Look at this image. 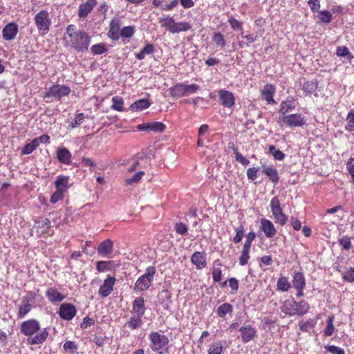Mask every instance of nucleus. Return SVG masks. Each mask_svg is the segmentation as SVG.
<instances>
[{
  "label": "nucleus",
  "mask_w": 354,
  "mask_h": 354,
  "mask_svg": "<svg viewBox=\"0 0 354 354\" xmlns=\"http://www.w3.org/2000/svg\"><path fill=\"white\" fill-rule=\"evenodd\" d=\"M37 147V141L32 140L30 143L26 144L21 149L22 155L31 153Z\"/></svg>",
  "instance_id": "nucleus-43"
},
{
  "label": "nucleus",
  "mask_w": 354,
  "mask_h": 354,
  "mask_svg": "<svg viewBox=\"0 0 354 354\" xmlns=\"http://www.w3.org/2000/svg\"><path fill=\"white\" fill-rule=\"evenodd\" d=\"M315 326V322L313 319H309L306 322L299 323V328L303 332H309Z\"/></svg>",
  "instance_id": "nucleus-48"
},
{
  "label": "nucleus",
  "mask_w": 354,
  "mask_h": 354,
  "mask_svg": "<svg viewBox=\"0 0 354 354\" xmlns=\"http://www.w3.org/2000/svg\"><path fill=\"white\" fill-rule=\"evenodd\" d=\"M170 94L174 97H180L185 95V84L178 83L169 88Z\"/></svg>",
  "instance_id": "nucleus-26"
},
{
  "label": "nucleus",
  "mask_w": 354,
  "mask_h": 354,
  "mask_svg": "<svg viewBox=\"0 0 354 354\" xmlns=\"http://www.w3.org/2000/svg\"><path fill=\"white\" fill-rule=\"evenodd\" d=\"M95 266L98 272H106L115 270L120 265L113 261H98L95 263Z\"/></svg>",
  "instance_id": "nucleus-15"
},
{
  "label": "nucleus",
  "mask_w": 354,
  "mask_h": 354,
  "mask_svg": "<svg viewBox=\"0 0 354 354\" xmlns=\"http://www.w3.org/2000/svg\"><path fill=\"white\" fill-rule=\"evenodd\" d=\"M113 250V241L108 239L102 241L97 248V251L99 254L102 257H107L112 253Z\"/></svg>",
  "instance_id": "nucleus-18"
},
{
  "label": "nucleus",
  "mask_w": 354,
  "mask_h": 354,
  "mask_svg": "<svg viewBox=\"0 0 354 354\" xmlns=\"http://www.w3.org/2000/svg\"><path fill=\"white\" fill-rule=\"evenodd\" d=\"M324 348L332 354H345V351L343 348L335 345H327Z\"/></svg>",
  "instance_id": "nucleus-62"
},
{
  "label": "nucleus",
  "mask_w": 354,
  "mask_h": 354,
  "mask_svg": "<svg viewBox=\"0 0 354 354\" xmlns=\"http://www.w3.org/2000/svg\"><path fill=\"white\" fill-rule=\"evenodd\" d=\"M135 33V28L133 26H125L120 31V36L123 38H130Z\"/></svg>",
  "instance_id": "nucleus-50"
},
{
  "label": "nucleus",
  "mask_w": 354,
  "mask_h": 354,
  "mask_svg": "<svg viewBox=\"0 0 354 354\" xmlns=\"http://www.w3.org/2000/svg\"><path fill=\"white\" fill-rule=\"evenodd\" d=\"M334 317L330 316L328 317L327 321H326V326L324 330V336L329 337L331 336L335 330V326H334Z\"/></svg>",
  "instance_id": "nucleus-37"
},
{
  "label": "nucleus",
  "mask_w": 354,
  "mask_h": 354,
  "mask_svg": "<svg viewBox=\"0 0 354 354\" xmlns=\"http://www.w3.org/2000/svg\"><path fill=\"white\" fill-rule=\"evenodd\" d=\"M116 282L115 277L110 274L107 275L103 281V283L100 286L98 294L102 298L108 297L113 291Z\"/></svg>",
  "instance_id": "nucleus-9"
},
{
  "label": "nucleus",
  "mask_w": 354,
  "mask_h": 354,
  "mask_svg": "<svg viewBox=\"0 0 354 354\" xmlns=\"http://www.w3.org/2000/svg\"><path fill=\"white\" fill-rule=\"evenodd\" d=\"M336 53L339 57H348V59L353 58L348 48L346 46L337 47Z\"/></svg>",
  "instance_id": "nucleus-55"
},
{
  "label": "nucleus",
  "mask_w": 354,
  "mask_h": 354,
  "mask_svg": "<svg viewBox=\"0 0 354 354\" xmlns=\"http://www.w3.org/2000/svg\"><path fill=\"white\" fill-rule=\"evenodd\" d=\"M91 52L94 55H102L107 50L104 44H97L92 46Z\"/></svg>",
  "instance_id": "nucleus-51"
},
{
  "label": "nucleus",
  "mask_w": 354,
  "mask_h": 354,
  "mask_svg": "<svg viewBox=\"0 0 354 354\" xmlns=\"http://www.w3.org/2000/svg\"><path fill=\"white\" fill-rule=\"evenodd\" d=\"M345 129L349 132L354 131V109H351L346 117Z\"/></svg>",
  "instance_id": "nucleus-40"
},
{
  "label": "nucleus",
  "mask_w": 354,
  "mask_h": 354,
  "mask_svg": "<svg viewBox=\"0 0 354 354\" xmlns=\"http://www.w3.org/2000/svg\"><path fill=\"white\" fill-rule=\"evenodd\" d=\"M234 153L235 155V160L242 164L244 166L248 165L250 163V161L248 159H247L245 157H244L241 153H240L238 151L237 148H234Z\"/></svg>",
  "instance_id": "nucleus-56"
},
{
  "label": "nucleus",
  "mask_w": 354,
  "mask_h": 354,
  "mask_svg": "<svg viewBox=\"0 0 354 354\" xmlns=\"http://www.w3.org/2000/svg\"><path fill=\"white\" fill-rule=\"evenodd\" d=\"M158 21L162 27L165 28L169 32L174 34L176 21L172 17L169 15L162 16L158 19Z\"/></svg>",
  "instance_id": "nucleus-24"
},
{
  "label": "nucleus",
  "mask_w": 354,
  "mask_h": 354,
  "mask_svg": "<svg viewBox=\"0 0 354 354\" xmlns=\"http://www.w3.org/2000/svg\"><path fill=\"white\" fill-rule=\"evenodd\" d=\"M57 158L59 162L69 165L71 162V153L65 147H58L56 151Z\"/></svg>",
  "instance_id": "nucleus-21"
},
{
  "label": "nucleus",
  "mask_w": 354,
  "mask_h": 354,
  "mask_svg": "<svg viewBox=\"0 0 354 354\" xmlns=\"http://www.w3.org/2000/svg\"><path fill=\"white\" fill-rule=\"evenodd\" d=\"M37 227L41 229L42 232H46L50 227V221L48 218H43L40 221L37 222Z\"/></svg>",
  "instance_id": "nucleus-59"
},
{
  "label": "nucleus",
  "mask_w": 354,
  "mask_h": 354,
  "mask_svg": "<svg viewBox=\"0 0 354 354\" xmlns=\"http://www.w3.org/2000/svg\"><path fill=\"white\" fill-rule=\"evenodd\" d=\"M75 313V306L68 303L62 304L59 309V317L65 320H71Z\"/></svg>",
  "instance_id": "nucleus-12"
},
{
  "label": "nucleus",
  "mask_w": 354,
  "mask_h": 354,
  "mask_svg": "<svg viewBox=\"0 0 354 354\" xmlns=\"http://www.w3.org/2000/svg\"><path fill=\"white\" fill-rule=\"evenodd\" d=\"M263 173L269 178V180L274 184L279 183V178L277 170L272 165L262 166Z\"/></svg>",
  "instance_id": "nucleus-23"
},
{
  "label": "nucleus",
  "mask_w": 354,
  "mask_h": 354,
  "mask_svg": "<svg viewBox=\"0 0 354 354\" xmlns=\"http://www.w3.org/2000/svg\"><path fill=\"white\" fill-rule=\"evenodd\" d=\"M68 182V176H58L57 177L56 180L55 181L56 189L61 191L65 194L69 187Z\"/></svg>",
  "instance_id": "nucleus-25"
},
{
  "label": "nucleus",
  "mask_w": 354,
  "mask_h": 354,
  "mask_svg": "<svg viewBox=\"0 0 354 354\" xmlns=\"http://www.w3.org/2000/svg\"><path fill=\"white\" fill-rule=\"evenodd\" d=\"M212 39L216 47L223 48L226 46L224 36L220 32H214Z\"/></svg>",
  "instance_id": "nucleus-34"
},
{
  "label": "nucleus",
  "mask_w": 354,
  "mask_h": 354,
  "mask_svg": "<svg viewBox=\"0 0 354 354\" xmlns=\"http://www.w3.org/2000/svg\"><path fill=\"white\" fill-rule=\"evenodd\" d=\"M228 23L231 28L234 30H242L243 28V23L232 17H230L228 19Z\"/></svg>",
  "instance_id": "nucleus-60"
},
{
  "label": "nucleus",
  "mask_w": 354,
  "mask_h": 354,
  "mask_svg": "<svg viewBox=\"0 0 354 354\" xmlns=\"http://www.w3.org/2000/svg\"><path fill=\"white\" fill-rule=\"evenodd\" d=\"M199 86L195 84H185V95L187 96L191 94L196 93V91L198 90Z\"/></svg>",
  "instance_id": "nucleus-64"
},
{
  "label": "nucleus",
  "mask_w": 354,
  "mask_h": 354,
  "mask_svg": "<svg viewBox=\"0 0 354 354\" xmlns=\"http://www.w3.org/2000/svg\"><path fill=\"white\" fill-rule=\"evenodd\" d=\"M218 97L221 104L226 108H232L235 104V97L234 94L225 89L218 91Z\"/></svg>",
  "instance_id": "nucleus-10"
},
{
  "label": "nucleus",
  "mask_w": 354,
  "mask_h": 354,
  "mask_svg": "<svg viewBox=\"0 0 354 354\" xmlns=\"http://www.w3.org/2000/svg\"><path fill=\"white\" fill-rule=\"evenodd\" d=\"M191 28V25L188 22L180 21L175 23L174 34L180 32H186Z\"/></svg>",
  "instance_id": "nucleus-42"
},
{
  "label": "nucleus",
  "mask_w": 354,
  "mask_h": 354,
  "mask_svg": "<svg viewBox=\"0 0 354 354\" xmlns=\"http://www.w3.org/2000/svg\"><path fill=\"white\" fill-rule=\"evenodd\" d=\"M150 131L156 133L162 132L165 129V125L161 122H150Z\"/></svg>",
  "instance_id": "nucleus-49"
},
{
  "label": "nucleus",
  "mask_w": 354,
  "mask_h": 354,
  "mask_svg": "<svg viewBox=\"0 0 354 354\" xmlns=\"http://www.w3.org/2000/svg\"><path fill=\"white\" fill-rule=\"evenodd\" d=\"M250 259V251L242 250L241 256L239 257V264L241 266H245L248 264Z\"/></svg>",
  "instance_id": "nucleus-63"
},
{
  "label": "nucleus",
  "mask_w": 354,
  "mask_h": 354,
  "mask_svg": "<svg viewBox=\"0 0 354 354\" xmlns=\"http://www.w3.org/2000/svg\"><path fill=\"white\" fill-rule=\"evenodd\" d=\"M71 91V90L68 86L57 84L50 87L44 93V97L45 98L55 97L61 99L62 97L68 95Z\"/></svg>",
  "instance_id": "nucleus-7"
},
{
  "label": "nucleus",
  "mask_w": 354,
  "mask_h": 354,
  "mask_svg": "<svg viewBox=\"0 0 354 354\" xmlns=\"http://www.w3.org/2000/svg\"><path fill=\"white\" fill-rule=\"evenodd\" d=\"M143 160L144 158L142 157H136L131 159L126 163L127 171L128 172L133 171L139 167L140 161H142Z\"/></svg>",
  "instance_id": "nucleus-35"
},
{
  "label": "nucleus",
  "mask_w": 354,
  "mask_h": 354,
  "mask_svg": "<svg viewBox=\"0 0 354 354\" xmlns=\"http://www.w3.org/2000/svg\"><path fill=\"white\" fill-rule=\"evenodd\" d=\"M277 288L279 290L286 292L290 288V283L286 277H281L277 281Z\"/></svg>",
  "instance_id": "nucleus-46"
},
{
  "label": "nucleus",
  "mask_w": 354,
  "mask_h": 354,
  "mask_svg": "<svg viewBox=\"0 0 354 354\" xmlns=\"http://www.w3.org/2000/svg\"><path fill=\"white\" fill-rule=\"evenodd\" d=\"M223 345L221 342H214L208 350V354H221L223 352Z\"/></svg>",
  "instance_id": "nucleus-45"
},
{
  "label": "nucleus",
  "mask_w": 354,
  "mask_h": 354,
  "mask_svg": "<svg viewBox=\"0 0 354 354\" xmlns=\"http://www.w3.org/2000/svg\"><path fill=\"white\" fill-rule=\"evenodd\" d=\"M46 297L53 303L62 301L64 297L55 288H49L46 291Z\"/></svg>",
  "instance_id": "nucleus-27"
},
{
  "label": "nucleus",
  "mask_w": 354,
  "mask_h": 354,
  "mask_svg": "<svg viewBox=\"0 0 354 354\" xmlns=\"http://www.w3.org/2000/svg\"><path fill=\"white\" fill-rule=\"evenodd\" d=\"M64 350L68 353H74L77 351V346L74 342L72 341H66L63 346Z\"/></svg>",
  "instance_id": "nucleus-57"
},
{
  "label": "nucleus",
  "mask_w": 354,
  "mask_h": 354,
  "mask_svg": "<svg viewBox=\"0 0 354 354\" xmlns=\"http://www.w3.org/2000/svg\"><path fill=\"white\" fill-rule=\"evenodd\" d=\"M40 328L39 321L35 319H28L19 325L21 333L28 337L27 344L30 345L41 344L46 340L49 335L47 328L40 330Z\"/></svg>",
  "instance_id": "nucleus-1"
},
{
  "label": "nucleus",
  "mask_w": 354,
  "mask_h": 354,
  "mask_svg": "<svg viewBox=\"0 0 354 354\" xmlns=\"http://www.w3.org/2000/svg\"><path fill=\"white\" fill-rule=\"evenodd\" d=\"M113 104L111 108L118 111H123L124 100L121 97L115 96L112 98Z\"/></svg>",
  "instance_id": "nucleus-44"
},
{
  "label": "nucleus",
  "mask_w": 354,
  "mask_h": 354,
  "mask_svg": "<svg viewBox=\"0 0 354 354\" xmlns=\"http://www.w3.org/2000/svg\"><path fill=\"white\" fill-rule=\"evenodd\" d=\"M156 274V268L153 266L147 268L145 273L141 275L135 283L134 290L136 292H143L149 288Z\"/></svg>",
  "instance_id": "nucleus-5"
},
{
  "label": "nucleus",
  "mask_w": 354,
  "mask_h": 354,
  "mask_svg": "<svg viewBox=\"0 0 354 354\" xmlns=\"http://www.w3.org/2000/svg\"><path fill=\"white\" fill-rule=\"evenodd\" d=\"M279 123L281 126L286 125L289 127H301L305 124L306 122L304 117L300 114H289L279 118Z\"/></svg>",
  "instance_id": "nucleus-8"
},
{
  "label": "nucleus",
  "mask_w": 354,
  "mask_h": 354,
  "mask_svg": "<svg viewBox=\"0 0 354 354\" xmlns=\"http://www.w3.org/2000/svg\"><path fill=\"white\" fill-rule=\"evenodd\" d=\"M84 118L85 116L83 113H78L75 118V119L72 120L71 123V127L75 128L80 126L83 123Z\"/></svg>",
  "instance_id": "nucleus-58"
},
{
  "label": "nucleus",
  "mask_w": 354,
  "mask_h": 354,
  "mask_svg": "<svg viewBox=\"0 0 354 354\" xmlns=\"http://www.w3.org/2000/svg\"><path fill=\"white\" fill-rule=\"evenodd\" d=\"M269 151L276 160H282L285 157V154L274 146L269 147Z\"/></svg>",
  "instance_id": "nucleus-52"
},
{
  "label": "nucleus",
  "mask_w": 354,
  "mask_h": 354,
  "mask_svg": "<svg viewBox=\"0 0 354 354\" xmlns=\"http://www.w3.org/2000/svg\"><path fill=\"white\" fill-rule=\"evenodd\" d=\"M145 175V172L142 171H138L134 174L132 177H126L124 179V182L126 185H132L136 184L140 182L143 176Z\"/></svg>",
  "instance_id": "nucleus-38"
},
{
  "label": "nucleus",
  "mask_w": 354,
  "mask_h": 354,
  "mask_svg": "<svg viewBox=\"0 0 354 354\" xmlns=\"http://www.w3.org/2000/svg\"><path fill=\"white\" fill-rule=\"evenodd\" d=\"M35 22L39 32L41 35H46L51 26V19L47 10H41L35 16Z\"/></svg>",
  "instance_id": "nucleus-6"
},
{
  "label": "nucleus",
  "mask_w": 354,
  "mask_h": 354,
  "mask_svg": "<svg viewBox=\"0 0 354 354\" xmlns=\"http://www.w3.org/2000/svg\"><path fill=\"white\" fill-rule=\"evenodd\" d=\"M121 21L118 18H114L112 19L109 26V36L113 40H118L120 37V28Z\"/></svg>",
  "instance_id": "nucleus-20"
},
{
  "label": "nucleus",
  "mask_w": 354,
  "mask_h": 354,
  "mask_svg": "<svg viewBox=\"0 0 354 354\" xmlns=\"http://www.w3.org/2000/svg\"><path fill=\"white\" fill-rule=\"evenodd\" d=\"M88 15V1L82 3L78 9V17L80 19L84 20Z\"/></svg>",
  "instance_id": "nucleus-41"
},
{
  "label": "nucleus",
  "mask_w": 354,
  "mask_h": 354,
  "mask_svg": "<svg viewBox=\"0 0 354 354\" xmlns=\"http://www.w3.org/2000/svg\"><path fill=\"white\" fill-rule=\"evenodd\" d=\"M241 338L243 343L252 341L256 336L257 330L251 325H243L239 328Z\"/></svg>",
  "instance_id": "nucleus-13"
},
{
  "label": "nucleus",
  "mask_w": 354,
  "mask_h": 354,
  "mask_svg": "<svg viewBox=\"0 0 354 354\" xmlns=\"http://www.w3.org/2000/svg\"><path fill=\"white\" fill-rule=\"evenodd\" d=\"M145 310L144 298L141 297L136 298L133 302L131 315L142 317Z\"/></svg>",
  "instance_id": "nucleus-16"
},
{
  "label": "nucleus",
  "mask_w": 354,
  "mask_h": 354,
  "mask_svg": "<svg viewBox=\"0 0 354 354\" xmlns=\"http://www.w3.org/2000/svg\"><path fill=\"white\" fill-rule=\"evenodd\" d=\"M275 93V88L272 84H266L261 91V96L268 104H275L273 95Z\"/></svg>",
  "instance_id": "nucleus-22"
},
{
  "label": "nucleus",
  "mask_w": 354,
  "mask_h": 354,
  "mask_svg": "<svg viewBox=\"0 0 354 354\" xmlns=\"http://www.w3.org/2000/svg\"><path fill=\"white\" fill-rule=\"evenodd\" d=\"M310 308L308 303L302 300L299 302L293 299H286L281 307V311L289 316H302L306 314Z\"/></svg>",
  "instance_id": "nucleus-3"
},
{
  "label": "nucleus",
  "mask_w": 354,
  "mask_h": 354,
  "mask_svg": "<svg viewBox=\"0 0 354 354\" xmlns=\"http://www.w3.org/2000/svg\"><path fill=\"white\" fill-rule=\"evenodd\" d=\"M317 88V84L314 82H306L304 84L303 86V89L304 90V91L308 93H313L314 91H315Z\"/></svg>",
  "instance_id": "nucleus-61"
},
{
  "label": "nucleus",
  "mask_w": 354,
  "mask_h": 354,
  "mask_svg": "<svg viewBox=\"0 0 354 354\" xmlns=\"http://www.w3.org/2000/svg\"><path fill=\"white\" fill-rule=\"evenodd\" d=\"M293 286L295 288H305L306 281L301 272H296L293 277Z\"/></svg>",
  "instance_id": "nucleus-36"
},
{
  "label": "nucleus",
  "mask_w": 354,
  "mask_h": 354,
  "mask_svg": "<svg viewBox=\"0 0 354 354\" xmlns=\"http://www.w3.org/2000/svg\"><path fill=\"white\" fill-rule=\"evenodd\" d=\"M142 324V317L132 315L127 322L126 325L131 330H135L141 326Z\"/></svg>",
  "instance_id": "nucleus-28"
},
{
  "label": "nucleus",
  "mask_w": 354,
  "mask_h": 354,
  "mask_svg": "<svg viewBox=\"0 0 354 354\" xmlns=\"http://www.w3.org/2000/svg\"><path fill=\"white\" fill-rule=\"evenodd\" d=\"M64 39L77 51H83L88 48V35L85 31L77 29L73 24L66 27Z\"/></svg>",
  "instance_id": "nucleus-2"
},
{
  "label": "nucleus",
  "mask_w": 354,
  "mask_h": 354,
  "mask_svg": "<svg viewBox=\"0 0 354 354\" xmlns=\"http://www.w3.org/2000/svg\"><path fill=\"white\" fill-rule=\"evenodd\" d=\"M34 308V305L20 304L18 307L17 319L24 318Z\"/></svg>",
  "instance_id": "nucleus-30"
},
{
  "label": "nucleus",
  "mask_w": 354,
  "mask_h": 354,
  "mask_svg": "<svg viewBox=\"0 0 354 354\" xmlns=\"http://www.w3.org/2000/svg\"><path fill=\"white\" fill-rule=\"evenodd\" d=\"M239 40L238 44L240 48L248 47L250 44L256 41L258 39V35L257 34H249L244 35L242 32L240 35L237 37Z\"/></svg>",
  "instance_id": "nucleus-19"
},
{
  "label": "nucleus",
  "mask_w": 354,
  "mask_h": 354,
  "mask_svg": "<svg viewBox=\"0 0 354 354\" xmlns=\"http://www.w3.org/2000/svg\"><path fill=\"white\" fill-rule=\"evenodd\" d=\"M318 17L322 22L326 24H329L333 19L332 14L328 10L319 11Z\"/></svg>",
  "instance_id": "nucleus-47"
},
{
  "label": "nucleus",
  "mask_w": 354,
  "mask_h": 354,
  "mask_svg": "<svg viewBox=\"0 0 354 354\" xmlns=\"http://www.w3.org/2000/svg\"><path fill=\"white\" fill-rule=\"evenodd\" d=\"M235 231H236V235L233 238V241L235 243H238L241 242V241L242 240V239L243 237L244 227L242 225H240L239 226H238L237 227L235 228Z\"/></svg>",
  "instance_id": "nucleus-53"
},
{
  "label": "nucleus",
  "mask_w": 354,
  "mask_h": 354,
  "mask_svg": "<svg viewBox=\"0 0 354 354\" xmlns=\"http://www.w3.org/2000/svg\"><path fill=\"white\" fill-rule=\"evenodd\" d=\"M261 228L268 238H272L275 236L277 230L273 223L268 219L261 218L260 220Z\"/></svg>",
  "instance_id": "nucleus-17"
},
{
  "label": "nucleus",
  "mask_w": 354,
  "mask_h": 354,
  "mask_svg": "<svg viewBox=\"0 0 354 354\" xmlns=\"http://www.w3.org/2000/svg\"><path fill=\"white\" fill-rule=\"evenodd\" d=\"M191 262L197 270H202L207 266V257L205 252H195L191 257Z\"/></svg>",
  "instance_id": "nucleus-14"
},
{
  "label": "nucleus",
  "mask_w": 354,
  "mask_h": 354,
  "mask_svg": "<svg viewBox=\"0 0 354 354\" xmlns=\"http://www.w3.org/2000/svg\"><path fill=\"white\" fill-rule=\"evenodd\" d=\"M19 31L18 25L16 23L8 24L2 30V36L6 41L13 40Z\"/></svg>",
  "instance_id": "nucleus-11"
},
{
  "label": "nucleus",
  "mask_w": 354,
  "mask_h": 354,
  "mask_svg": "<svg viewBox=\"0 0 354 354\" xmlns=\"http://www.w3.org/2000/svg\"><path fill=\"white\" fill-rule=\"evenodd\" d=\"M233 306L229 303H224L217 308L216 313L218 317L224 318L227 313H232Z\"/></svg>",
  "instance_id": "nucleus-32"
},
{
  "label": "nucleus",
  "mask_w": 354,
  "mask_h": 354,
  "mask_svg": "<svg viewBox=\"0 0 354 354\" xmlns=\"http://www.w3.org/2000/svg\"><path fill=\"white\" fill-rule=\"evenodd\" d=\"M37 297L36 292L34 291H28L26 294L22 297L21 304L26 305H34L33 302Z\"/></svg>",
  "instance_id": "nucleus-39"
},
{
  "label": "nucleus",
  "mask_w": 354,
  "mask_h": 354,
  "mask_svg": "<svg viewBox=\"0 0 354 354\" xmlns=\"http://www.w3.org/2000/svg\"><path fill=\"white\" fill-rule=\"evenodd\" d=\"M153 52V45L148 44L139 53L136 54V57L139 60H142L144 59L147 55H151Z\"/></svg>",
  "instance_id": "nucleus-31"
},
{
  "label": "nucleus",
  "mask_w": 354,
  "mask_h": 354,
  "mask_svg": "<svg viewBox=\"0 0 354 354\" xmlns=\"http://www.w3.org/2000/svg\"><path fill=\"white\" fill-rule=\"evenodd\" d=\"M295 107V102L292 100L287 99L286 101H283L280 104L279 112L285 115L286 113L293 110Z\"/></svg>",
  "instance_id": "nucleus-33"
},
{
  "label": "nucleus",
  "mask_w": 354,
  "mask_h": 354,
  "mask_svg": "<svg viewBox=\"0 0 354 354\" xmlns=\"http://www.w3.org/2000/svg\"><path fill=\"white\" fill-rule=\"evenodd\" d=\"M339 243L345 250H349L352 247L351 238L347 236H344L339 239Z\"/></svg>",
  "instance_id": "nucleus-54"
},
{
  "label": "nucleus",
  "mask_w": 354,
  "mask_h": 354,
  "mask_svg": "<svg viewBox=\"0 0 354 354\" xmlns=\"http://www.w3.org/2000/svg\"><path fill=\"white\" fill-rule=\"evenodd\" d=\"M150 106V102L148 100L146 99H140L136 101L131 106V109L133 111H142L148 108Z\"/></svg>",
  "instance_id": "nucleus-29"
},
{
  "label": "nucleus",
  "mask_w": 354,
  "mask_h": 354,
  "mask_svg": "<svg viewBox=\"0 0 354 354\" xmlns=\"http://www.w3.org/2000/svg\"><path fill=\"white\" fill-rule=\"evenodd\" d=\"M149 339L152 351L158 354H164L167 352L169 339L166 335L158 332H151L149 335Z\"/></svg>",
  "instance_id": "nucleus-4"
}]
</instances>
